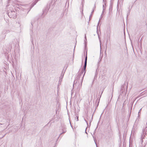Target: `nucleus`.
Here are the masks:
<instances>
[{
    "label": "nucleus",
    "mask_w": 147,
    "mask_h": 147,
    "mask_svg": "<svg viewBox=\"0 0 147 147\" xmlns=\"http://www.w3.org/2000/svg\"><path fill=\"white\" fill-rule=\"evenodd\" d=\"M9 32V31L8 30H3L2 32V36H3H3H2V37H3L2 38L4 39L6 36V35H5V34L6 33Z\"/></svg>",
    "instance_id": "obj_4"
},
{
    "label": "nucleus",
    "mask_w": 147,
    "mask_h": 147,
    "mask_svg": "<svg viewBox=\"0 0 147 147\" xmlns=\"http://www.w3.org/2000/svg\"><path fill=\"white\" fill-rule=\"evenodd\" d=\"M16 10H10L7 13V14L11 18H13L14 19H15L16 17Z\"/></svg>",
    "instance_id": "obj_2"
},
{
    "label": "nucleus",
    "mask_w": 147,
    "mask_h": 147,
    "mask_svg": "<svg viewBox=\"0 0 147 147\" xmlns=\"http://www.w3.org/2000/svg\"><path fill=\"white\" fill-rule=\"evenodd\" d=\"M84 120L86 122L87 125H88V121H86V120L85 119H84Z\"/></svg>",
    "instance_id": "obj_21"
},
{
    "label": "nucleus",
    "mask_w": 147,
    "mask_h": 147,
    "mask_svg": "<svg viewBox=\"0 0 147 147\" xmlns=\"http://www.w3.org/2000/svg\"><path fill=\"white\" fill-rule=\"evenodd\" d=\"M142 134L141 137V140H142V143L143 142V139H144L145 137V135L144 134V131H143V129Z\"/></svg>",
    "instance_id": "obj_5"
},
{
    "label": "nucleus",
    "mask_w": 147,
    "mask_h": 147,
    "mask_svg": "<svg viewBox=\"0 0 147 147\" xmlns=\"http://www.w3.org/2000/svg\"><path fill=\"white\" fill-rule=\"evenodd\" d=\"M112 14V13L109 12L108 16H107V19L109 20H111L112 18V16L111 14Z\"/></svg>",
    "instance_id": "obj_7"
},
{
    "label": "nucleus",
    "mask_w": 147,
    "mask_h": 147,
    "mask_svg": "<svg viewBox=\"0 0 147 147\" xmlns=\"http://www.w3.org/2000/svg\"><path fill=\"white\" fill-rule=\"evenodd\" d=\"M62 130L63 131L60 134L59 137H57V138L56 139V140H57V139L59 138V137L60 136V135H61L62 134L66 132V128L65 127H63L62 128Z\"/></svg>",
    "instance_id": "obj_6"
},
{
    "label": "nucleus",
    "mask_w": 147,
    "mask_h": 147,
    "mask_svg": "<svg viewBox=\"0 0 147 147\" xmlns=\"http://www.w3.org/2000/svg\"><path fill=\"white\" fill-rule=\"evenodd\" d=\"M137 0H136V1Z\"/></svg>",
    "instance_id": "obj_31"
},
{
    "label": "nucleus",
    "mask_w": 147,
    "mask_h": 147,
    "mask_svg": "<svg viewBox=\"0 0 147 147\" xmlns=\"http://www.w3.org/2000/svg\"><path fill=\"white\" fill-rule=\"evenodd\" d=\"M93 136V137L94 139V141L95 142V143L96 144V145L97 146V144H96V138H95V137L94 136Z\"/></svg>",
    "instance_id": "obj_12"
},
{
    "label": "nucleus",
    "mask_w": 147,
    "mask_h": 147,
    "mask_svg": "<svg viewBox=\"0 0 147 147\" xmlns=\"http://www.w3.org/2000/svg\"><path fill=\"white\" fill-rule=\"evenodd\" d=\"M101 19V18H100V19L99 20V22H98V25H97V29L98 28V26L99 25V24L100 22V20Z\"/></svg>",
    "instance_id": "obj_16"
},
{
    "label": "nucleus",
    "mask_w": 147,
    "mask_h": 147,
    "mask_svg": "<svg viewBox=\"0 0 147 147\" xmlns=\"http://www.w3.org/2000/svg\"><path fill=\"white\" fill-rule=\"evenodd\" d=\"M97 69L96 70V73H95L94 77V79L96 78L97 77Z\"/></svg>",
    "instance_id": "obj_11"
},
{
    "label": "nucleus",
    "mask_w": 147,
    "mask_h": 147,
    "mask_svg": "<svg viewBox=\"0 0 147 147\" xmlns=\"http://www.w3.org/2000/svg\"><path fill=\"white\" fill-rule=\"evenodd\" d=\"M142 39L140 40V43L141 42V43H142Z\"/></svg>",
    "instance_id": "obj_25"
},
{
    "label": "nucleus",
    "mask_w": 147,
    "mask_h": 147,
    "mask_svg": "<svg viewBox=\"0 0 147 147\" xmlns=\"http://www.w3.org/2000/svg\"><path fill=\"white\" fill-rule=\"evenodd\" d=\"M127 88H128V84H127V85L126 87V92L127 91Z\"/></svg>",
    "instance_id": "obj_17"
},
{
    "label": "nucleus",
    "mask_w": 147,
    "mask_h": 147,
    "mask_svg": "<svg viewBox=\"0 0 147 147\" xmlns=\"http://www.w3.org/2000/svg\"><path fill=\"white\" fill-rule=\"evenodd\" d=\"M55 1H52L49 5L48 7H49V10L51 11L53 9L55 6Z\"/></svg>",
    "instance_id": "obj_3"
},
{
    "label": "nucleus",
    "mask_w": 147,
    "mask_h": 147,
    "mask_svg": "<svg viewBox=\"0 0 147 147\" xmlns=\"http://www.w3.org/2000/svg\"><path fill=\"white\" fill-rule=\"evenodd\" d=\"M31 25H32V26H33L34 24L32 22H31Z\"/></svg>",
    "instance_id": "obj_26"
},
{
    "label": "nucleus",
    "mask_w": 147,
    "mask_h": 147,
    "mask_svg": "<svg viewBox=\"0 0 147 147\" xmlns=\"http://www.w3.org/2000/svg\"><path fill=\"white\" fill-rule=\"evenodd\" d=\"M72 94H73V92H72L71 93V95H72Z\"/></svg>",
    "instance_id": "obj_28"
},
{
    "label": "nucleus",
    "mask_w": 147,
    "mask_h": 147,
    "mask_svg": "<svg viewBox=\"0 0 147 147\" xmlns=\"http://www.w3.org/2000/svg\"><path fill=\"white\" fill-rule=\"evenodd\" d=\"M92 119H93V115L92 116V118H91V121H90V123L91 122L92 120Z\"/></svg>",
    "instance_id": "obj_22"
},
{
    "label": "nucleus",
    "mask_w": 147,
    "mask_h": 147,
    "mask_svg": "<svg viewBox=\"0 0 147 147\" xmlns=\"http://www.w3.org/2000/svg\"><path fill=\"white\" fill-rule=\"evenodd\" d=\"M112 8L113 4L112 3H111L109 8V12L112 13Z\"/></svg>",
    "instance_id": "obj_8"
},
{
    "label": "nucleus",
    "mask_w": 147,
    "mask_h": 147,
    "mask_svg": "<svg viewBox=\"0 0 147 147\" xmlns=\"http://www.w3.org/2000/svg\"><path fill=\"white\" fill-rule=\"evenodd\" d=\"M145 129L144 130L143 129V131H145ZM146 132L144 131V134H145V135H146Z\"/></svg>",
    "instance_id": "obj_24"
},
{
    "label": "nucleus",
    "mask_w": 147,
    "mask_h": 147,
    "mask_svg": "<svg viewBox=\"0 0 147 147\" xmlns=\"http://www.w3.org/2000/svg\"><path fill=\"white\" fill-rule=\"evenodd\" d=\"M125 84H124L123 85V86L121 88V90H123V92L124 90H125V88H124Z\"/></svg>",
    "instance_id": "obj_13"
},
{
    "label": "nucleus",
    "mask_w": 147,
    "mask_h": 147,
    "mask_svg": "<svg viewBox=\"0 0 147 147\" xmlns=\"http://www.w3.org/2000/svg\"><path fill=\"white\" fill-rule=\"evenodd\" d=\"M85 43H86V35H85Z\"/></svg>",
    "instance_id": "obj_20"
},
{
    "label": "nucleus",
    "mask_w": 147,
    "mask_h": 147,
    "mask_svg": "<svg viewBox=\"0 0 147 147\" xmlns=\"http://www.w3.org/2000/svg\"><path fill=\"white\" fill-rule=\"evenodd\" d=\"M105 7H104V5H103V11L104 10H105Z\"/></svg>",
    "instance_id": "obj_18"
},
{
    "label": "nucleus",
    "mask_w": 147,
    "mask_h": 147,
    "mask_svg": "<svg viewBox=\"0 0 147 147\" xmlns=\"http://www.w3.org/2000/svg\"><path fill=\"white\" fill-rule=\"evenodd\" d=\"M87 52H86V56L85 57V59L84 62V65L83 67V68L82 69V71L80 72H79L78 73V75L76 76L75 78V80L74 81V83L73 84V86H74V84L75 83H82V82L84 76L86 72V69L87 65Z\"/></svg>",
    "instance_id": "obj_1"
},
{
    "label": "nucleus",
    "mask_w": 147,
    "mask_h": 147,
    "mask_svg": "<svg viewBox=\"0 0 147 147\" xmlns=\"http://www.w3.org/2000/svg\"><path fill=\"white\" fill-rule=\"evenodd\" d=\"M103 2H105V1H106V0H103ZM105 5H106L105 2Z\"/></svg>",
    "instance_id": "obj_23"
},
{
    "label": "nucleus",
    "mask_w": 147,
    "mask_h": 147,
    "mask_svg": "<svg viewBox=\"0 0 147 147\" xmlns=\"http://www.w3.org/2000/svg\"><path fill=\"white\" fill-rule=\"evenodd\" d=\"M105 11V10H104L103 11H103H102V13H103V12Z\"/></svg>",
    "instance_id": "obj_29"
},
{
    "label": "nucleus",
    "mask_w": 147,
    "mask_h": 147,
    "mask_svg": "<svg viewBox=\"0 0 147 147\" xmlns=\"http://www.w3.org/2000/svg\"><path fill=\"white\" fill-rule=\"evenodd\" d=\"M30 9L29 11H28L26 9H24V10H23V11H27V12L26 13V14H27V13H28L29 12V11H30Z\"/></svg>",
    "instance_id": "obj_14"
},
{
    "label": "nucleus",
    "mask_w": 147,
    "mask_h": 147,
    "mask_svg": "<svg viewBox=\"0 0 147 147\" xmlns=\"http://www.w3.org/2000/svg\"><path fill=\"white\" fill-rule=\"evenodd\" d=\"M96 8V4L95 3L94 4V7H93V9H92V13H93L94 11V9L95 8ZM92 14L91 15H90V17H89V19H90V18L91 17H92Z\"/></svg>",
    "instance_id": "obj_10"
},
{
    "label": "nucleus",
    "mask_w": 147,
    "mask_h": 147,
    "mask_svg": "<svg viewBox=\"0 0 147 147\" xmlns=\"http://www.w3.org/2000/svg\"><path fill=\"white\" fill-rule=\"evenodd\" d=\"M86 129H87V128H86V129L85 133L86 134H87V132L86 131Z\"/></svg>",
    "instance_id": "obj_27"
},
{
    "label": "nucleus",
    "mask_w": 147,
    "mask_h": 147,
    "mask_svg": "<svg viewBox=\"0 0 147 147\" xmlns=\"http://www.w3.org/2000/svg\"><path fill=\"white\" fill-rule=\"evenodd\" d=\"M142 110V108L138 112V115H140V112Z\"/></svg>",
    "instance_id": "obj_15"
},
{
    "label": "nucleus",
    "mask_w": 147,
    "mask_h": 147,
    "mask_svg": "<svg viewBox=\"0 0 147 147\" xmlns=\"http://www.w3.org/2000/svg\"><path fill=\"white\" fill-rule=\"evenodd\" d=\"M76 119H77V121H78V116H76Z\"/></svg>",
    "instance_id": "obj_19"
},
{
    "label": "nucleus",
    "mask_w": 147,
    "mask_h": 147,
    "mask_svg": "<svg viewBox=\"0 0 147 147\" xmlns=\"http://www.w3.org/2000/svg\"><path fill=\"white\" fill-rule=\"evenodd\" d=\"M10 0H9V1H10Z\"/></svg>",
    "instance_id": "obj_30"
},
{
    "label": "nucleus",
    "mask_w": 147,
    "mask_h": 147,
    "mask_svg": "<svg viewBox=\"0 0 147 147\" xmlns=\"http://www.w3.org/2000/svg\"><path fill=\"white\" fill-rule=\"evenodd\" d=\"M63 75H64V74H63V73L62 72V73H61V75L59 78V82H61L62 80L63 79Z\"/></svg>",
    "instance_id": "obj_9"
}]
</instances>
